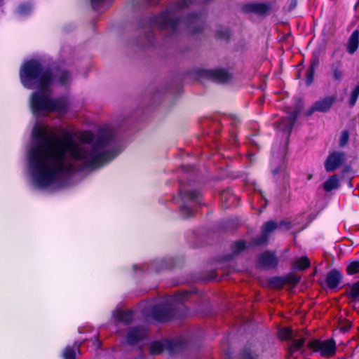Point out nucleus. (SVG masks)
Segmentation results:
<instances>
[{"mask_svg":"<svg viewBox=\"0 0 359 359\" xmlns=\"http://www.w3.org/2000/svg\"><path fill=\"white\" fill-rule=\"evenodd\" d=\"M32 135L34 144L29 159L34 182L39 187L48 186L67 172L100 168L118 155L115 150L107 149L112 140L109 130L97 135L82 132L76 141L69 136L60 139L54 129L36 124Z\"/></svg>","mask_w":359,"mask_h":359,"instance_id":"nucleus-1","label":"nucleus"},{"mask_svg":"<svg viewBox=\"0 0 359 359\" xmlns=\"http://www.w3.org/2000/svg\"><path fill=\"white\" fill-rule=\"evenodd\" d=\"M20 76L25 88L38 89L31 97V107L34 114L44 115L50 111L66 112L68 99L66 97L55 100L50 98L49 86L53 78L50 72L43 70L39 62L30 60L26 62L20 69Z\"/></svg>","mask_w":359,"mask_h":359,"instance_id":"nucleus-2","label":"nucleus"},{"mask_svg":"<svg viewBox=\"0 0 359 359\" xmlns=\"http://www.w3.org/2000/svg\"><path fill=\"white\" fill-rule=\"evenodd\" d=\"M191 3V0H180L175 4L173 11L163 12L158 16L155 17L154 24L158 29H172L175 28L179 20L174 16V11L183 10L188 7Z\"/></svg>","mask_w":359,"mask_h":359,"instance_id":"nucleus-3","label":"nucleus"},{"mask_svg":"<svg viewBox=\"0 0 359 359\" xmlns=\"http://www.w3.org/2000/svg\"><path fill=\"white\" fill-rule=\"evenodd\" d=\"M308 346L315 351L320 352L323 357H331L336 351L335 342L332 339L325 341L314 340L308 344Z\"/></svg>","mask_w":359,"mask_h":359,"instance_id":"nucleus-4","label":"nucleus"},{"mask_svg":"<svg viewBox=\"0 0 359 359\" xmlns=\"http://www.w3.org/2000/svg\"><path fill=\"white\" fill-rule=\"evenodd\" d=\"M336 99V96L332 95L318 100L306 111V115L310 116L315 111L322 113L327 112L335 102Z\"/></svg>","mask_w":359,"mask_h":359,"instance_id":"nucleus-5","label":"nucleus"},{"mask_svg":"<svg viewBox=\"0 0 359 359\" xmlns=\"http://www.w3.org/2000/svg\"><path fill=\"white\" fill-rule=\"evenodd\" d=\"M205 76L219 83H226L232 79V74L224 69H215L206 70L204 72Z\"/></svg>","mask_w":359,"mask_h":359,"instance_id":"nucleus-6","label":"nucleus"},{"mask_svg":"<svg viewBox=\"0 0 359 359\" xmlns=\"http://www.w3.org/2000/svg\"><path fill=\"white\" fill-rule=\"evenodd\" d=\"M346 160L345 154L342 152H334L327 158L325 167L327 172H332L339 168Z\"/></svg>","mask_w":359,"mask_h":359,"instance_id":"nucleus-7","label":"nucleus"},{"mask_svg":"<svg viewBox=\"0 0 359 359\" xmlns=\"http://www.w3.org/2000/svg\"><path fill=\"white\" fill-rule=\"evenodd\" d=\"M187 29L193 34L197 33L203 29V22L202 18L196 15H189L184 22Z\"/></svg>","mask_w":359,"mask_h":359,"instance_id":"nucleus-8","label":"nucleus"},{"mask_svg":"<svg viewBox=\"0 0 359 359\" xmlns=\"http://www.w3.org/2000/svg\"><path fill=\"white\" fill-rule=\"evenodd\" d=\"M176 344L168 340L165 341H155L150 346V351L152 354H158L164 349L167 348L170 352H175L177 348L175 347Z\"/></svg>","mask_w":359,"mask_h":359,"instance_id":"nucleus-9","label":"nucleus"},{"mask_svg":"<svg viewBox=\"0 0 359 359\" xmlns=\"http://www.w3.org/2000/svg\"><path fill=\"white\" fill-rule=\"evenodd\" d=\"M278 225L273 221H269L264 224L262 234L255 240V245H262L268 241L269 235L273 231Z\"/></svg>","mask_w":359,"mask_h":359,"instance_id":"nucleus-10","label":"nucleus"},{"mask_svg":"<svg viewBox=\"0 0 359 359\" xmlns=\"http://www.w3.org/2000/svg\"><path fill=\"white\" fill-rule=\"evenodd\" d=\"M297 115L298 112L294 111L288 114L287 118H282L278 122V128L283 132L289 134L292 129L293 124L297 119Z\"/></svg>","mask_w":359,"mask_h":359,"instance_id":"nucleus-11","label":"nucleus"},{"mask_svg":"<svg viewBox=\"0 0 359 359\" xmlns=\"http://www.w3.org/2000/svg\"><path fill=\"white\" fill-rule=\"evenodd\" d=\"M147 335V331L144 327H138L132 329L128 334L127 341L130 344H135L143 339Z\"/></svg>","mask_w":359,"mask_h":359,"instance_id":"nucleus-12","label":"nucleus"},{"mask_svg":"<svg viewBox=\"0 0 359 359\" xmlns=\"http://www.w3.org/2000/svg\"><path fill=\"white\" fill-rule=\"evenodd\" d=\"M273 8L272 2L255 3L248 5L250 11L259 15H264L268 13Z\"/></svg>","mask_w":359,"mask_h":359,"instance_id":"nucleus-13","label":"nucleus"},{"mask_svg":"<svg viewBox=\"0 0 359 359\" xmlns=\"http://www.w3.org/2000/svg\"><path fill=\"white\" fill-rule=\"evenodd\" d=\"M278 259L273 253L266 252L260 255L259 265L262 267L271 268L276 266Z\"/></svg>","mask_w":359,"mask_h":359,"instance_id":"nucleus-14","label":"nucleus"},{"mask_svg":"<svg viewBox=\"0 0 359 359\" xmlns=\"http://www.w3.org/2000/svg\"><path fill=\"white\" fill-rule=\"evenodd\" d=\"M341 279V273L337 269H332L327 274L326 283L330 288H335L338 286Z\"/></svg>","mask_w":359,"mask_h":359,"instance_id":"nucleus-15","label":"nucleus"},{"mask_svg":"<svg viewBox=\"0 0 359 359\" xmlns=\"http://www.w3.org/2000/svg\"><path fill=\"white\" fill-rule=\"evenodd\" d=\"M113 317L118 322L128 325L133 320V312L131 311L116 310L114 312Z\"/></svg>","mask_w":359,"mask_h":359,"instance_id":"nucleus-16","label":"nucleus"},{"mask_svg":"<svg viewBox=\"0 0 359 359\" xmlns=\"http://www.w3.org/2000/svg\"><path fill=\"white\" fill-rule=\"evenodd\" d=\"M359 44V31L355 30L350 36L347 43V51L353 54L358 49Z\"/></svg>","mask_w":359,"mask_h":359,"instance_id":"nucleus-17","label":"nucleus"},{"mask_svg":"<svg viewBox=\"0 0 359 359\" xmlns=\"http://www.w3.org/2000/svg\"><path fill=\"white\" fill-rule=\"evenodd\" d=\"M236 196L231 190L227 189L220 194V200L226 208L233 206Z\"/></svg>","mask_w":359,"mask_h":359,"instance_id":"nucleus-18","label":"nucleus"},{"mask_svg":"<svg viewBox=\"0 0 359 359\" xmlns=\"http://www.w3.org/2000/svg\"><path fill=\"white\" fill-rule=\"evenodd\" d=\"M154 316L158 320L163 321L170 317V312L161 306H156L154 309Z\"/></svg>","mask_w":359,"mask_h":359,"instance_id":"nucleus-19","label":"nucleus"},{"mask_svg":"<svg viewBox=\"0 0 359 359\" xmlns=\"http://www.w3.org/2000/svg\"><path fill=\"white\" fill-rule=\"evenodd\" d=\"M339 186V179L337 175L331 176L323 184L324 189L330 191Z\"/></svg>","mask_w":359,"mask_h":359,"instance_id":"nucleus-20","label":"nucleus"},{"mask_svg":"<svg viewBox=\"0 0 359 359\" xmlns=\"http://www.w3.org/2000/svg\"><path fill=\"white\" fill-rule=\"evenodd\" d=\"M80 344L76 343L72 347L67 346L63 351V357L65 359H75L76 351H79Z\"/></svg>","mask_w":359,"mask_h":359,"instance_id":"nucleus-21","label":"nucleus"},{"mask_svg":"<svg viewBox=\"0 0 359 359\" xmlns=\"http://www.w3.org/2000/svg\"><path fill=\"white\" fill-rule=\"evenodd\" d=\"M317 65H318V60H313L310 67L306 71V83L308 86L311 85L313 81V75H314L315 68Z\"/></svg>","mask_w":359,"mask_h":359,"instance_id":"nucleus-22","label":"nucleus"},{"mask_svg":"<svg viewBox=\"0 0 359 359\" xmlns=\"http://www.w3.org/2000/svg\"><path fill=\"white\" fill-rule=\"evenodd\" d=\"M56 79L60 84L65 85L70 81L71 75L69 72L66 70H61L57 74Z\"/></svg>","mask_w":359,"mask_h":359,"instance_id":"nucleus-23","label":"nucleus"},{"mask_svg":"<svg viewBox=\"0 0 359 359\" xmlns=\"http://www.w3.org/2000/svg\"><path fill=\"white\" fill-rule=\"evenodd\" d=\"M304 343V338H299L297 339H294L290 346V354H292L294 352L299 350Z\"/></svg>","mask_w":359,"mask_h":359,"instance_id":"nucleus-24","label":"nucleus"},{"mask_svg":"<svg viewBox=\"0 0 359 359\" xmlns=\"http://www.w3.org/2000/svg\"><path fill=\"white\" fill-rule=\"evenodd\" d=\"M310 265V262L306 257H302L297 259L294 262L295 267L299 269H305Z\"/></svg>","mask_w":359,"mask_h":359,"instance_id":"nucleus-25","label":"nucleus"},{"mask_svg":"<svg viewBox=\"0 0 359 359\" xmlns=\"http://www.w3.org/2000/svg\"><path fill=\"white\" fill-rule=\"evenodd\" d=\"M278 336L280 339L287 340L293 338L294 334L290 328L285 327L278 332Z\"/></svg>","mask_w":359,"mask_h":359,"instance_id":"nucleus-26","label":"nucleus"},{"mask_svg":"<svg viewBox=\"0 0 359 359\" xmlns=\"http://www.w3.org/2000/svg\"><path fill=\"white\" fill-rule=\"evenodd\" d=\"M346 271L350 275L359 274V261L351 262L347 266Z\"/></svg>","mask_w":359,"mask_h":359,"instance_id":"nucleus-27","label":"nucleus"},{"mask_svg":"<svg viewBox=\"0 0 359 359\" xmlns=\"http://www.w3.org/2000/svg\"><path fill=\"white\" fill-rule=\"evenodd\" d=\"M348 295L353 300H359V281L353 285Z\"/></svg>","mask_w":359,"mask_h":359,"instance_id":"nucleus-28","label":"nucleus"},{"mask_svg":"<svg viewBox=\"0 0 359 359\" xmlns=\"http://www.w3.org/2000/svg\"><path fill=\"white\" fill-rule=\"evenodd\" d=\"M359 95V83L357 84V86L355 87L351 93L349 104L351 107L354 106L356 100Z\"/></svg>","mask_w":359,"mask_h":359,"instance_id":"nucleus-29","label":"nucleus"},{"mask_svg":"<svg viewBox=\"0 0 359 359\" xmlns=\"http://www.w3.org/2000/svg\"><path fill=\"white\" fill-rule=\"evenodd\" d=\"M229 35V32L227 28L226 27H220L216 31L217 37L224 39H227Z\"/></svg>","mask_w":359,"mask_h":359,"instance_id":"nucleus-30","label":"nucleus"},{"mask_svg":"<svg viewBox=\"0 0 359 359\" xmlns=\"http://www.w3.org/2000/svg\"><path fill=\"white\" fill-rule=\"evenodd\" d=\"M332 74L334 80L341 81L343 76V72L339 66L332 67Z\"/></svg>","mask_w":359,"mask_h":359,"instance_id":"nucleus-31","label":"nucleus"},{"mask_svg":"<svg viewBox=\"0 0 359 359\" xmlns=\"http://www.w3.org/2000/svg\"><path fill=\"white\" fill-rule=\"evenodd\" d=\"M271 287L275 288H281L284 284L285 280L281 278H274L270 283Z\"/></svg>","mask_w":359,"mask_h":359,"instance_id":"nucleus-32","label":"nucleus"},{"mask_svg":"<svg viewBox=\"0 0 359 359\" xmlns=\"http://www.w3.org/2000/svg\"><path fill=\"white\" fill-rule=\"evenodd\" d=\"M199 196L200 194L198 192L189 191L185 194L184 198L191 201H197Z\"/></svg>","mask_w":359,"mask_h":359,"instance_id":"nucleus-33","label":"nucleus"},{"mask_svg":"<svg viewBox=\"0 0 359 359\" xmlns=\"http://www.w3.org/2000/svg\"><path fill=\"white\" fill-rule=\"evenodd\" d=\"M181 213L186 218L190 217L193 215L192 210L189 207H187V206L182 207Z\"/></svg>","mask_w":359,"mask_h":359,"instance_id":"nucleus-34","label":"nucleus"},{"mask_svg":"<svg viewBox=\"0 0 359 359\" xmlns=\"http://www.w3.org/2000/svg\"><path fill=\"white\" fill-rule=\"evenodd\" d=\"M31 6L28 4H22L19 6L18 12L20 14H27L31 11Z\"/></svg>","mask_w":359,"mask_h":359,"instance_id":"nucleus-35","label":"nucleus"},{"mask_svg":"<svg viewBox=\"0 0 359 359\" xmlns=\"http://www.w3.org/2000/svg\"><path fill=\"white\" fill-rule=\"evenodd\" d=\"M245 248V244L243 241H238L234 245V252L238 253L242 251Z\"/></svg>","mask_w":359,"mask_h":359,"instance_id":"nucleus-36","label":"nucleus"},{"mask_svg":"<svg viewBox=\"0 0 359 359\" xmlns=\"http://www.w3.org/2000/svg\"><path fill=\"white\" fill-rule=\"evenodd\" d=\"M348 140V133L347 131H343L340 137V145L344 146Z\"/></svg>","mask_w":359,"mask_h":359,"instance_id":"nucleus-37","label":"nucleus"},{"mask_svg":"<svg viewBox=\"0 0 359 359\" xmlns=\"http://www.w3.org/2000/svg\"><path fill=\"white\" fill-rule=\"evenodd\" d=\"M187 294H188L187 292H182V293H180V294H177L173 297V301L176 302H183L185 299Z\"/></svg>","mask_w":359,"mask_h":359,"instance_id":"nucleus-38","label":"nucleus"},{"mask_svg":"<svg viewBox=\"0 0 359 359\" xmlns=\"http://www.w3.org/2000/svg\"><path fill=\"white\" fill-rule=\"evenodd\" d=\"M290 285H294L299 281V278L297 276H290L287 280Z\"/></svg>","mask_w":359,"mask_h":359,"instance_id":"nucleus-39","label":"nucleus"},{"mask_svg":"<svg viewBox=\"0 0 359 359\" xmlns=\"http://www.w3.org/2000/svg\"><path fill=\"white\" fill-rule=\"evenodd\" d=\"M243 359H254V356L251 352L247 351L242 354Z\"/></svg>","mask_w":359,"mask_h":359,"instance_id":"nucleus-40","label":"nucleus"},{"mask_svg":"<svg viewBox=\"0 0 359 359\" xmlns=\"http://www.w3.org/2000/svg\"><path fill=\"white\" fill-rule=\"evenodd\" d=\"M103 0H91L92 5L94 8H96L97 6Z\"/></svg>","mask_w":359,"mask_h":359,"instance_id":"nucleus-41","label":"nucleus"},{"mask_svg":"<svg viewBox=\"0 0 359 359\" xmlns=\"http://www.w3.org/2000/svg\"><path fill=\"white\" fill-rule=\"evenodd\" d=\"M311 178H312V175H309L308 176V179H309V180H311Z\"/></svg>","mask_w":359,"mask_h":359,"instance_id":"nucleus-42","label":"nucleus"},{"mask_svg":"<svg viewBox=\"0 0 359 359\" xmlns=\"http://www.w3.org/2000/svg\"><path fill=\"white\" fill-rule=\"evenodd\" d=\"M290 227V224H287L286 229H288Z\"/></svg>","mask_w":359,"mask_h":359,"instance_id":"nucleus-43","label":"nucleus"}]
</instances>
